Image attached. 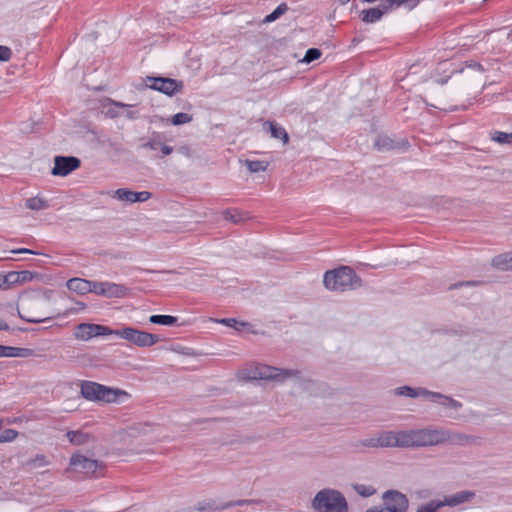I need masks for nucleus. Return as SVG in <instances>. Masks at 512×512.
I'll return each instance as SVG.
<instances>
[{"mask_svg":"<svg viewBox=\"0 0 512 512\" xmlns=\"http://www.w3.org/2000/svg\"><path fill=\"white\" fill-rule=\"evenodd\" d=\"M323 283L330 291L346 292L360 288L362 286V279L351 267L340 266L325 272Z\"/></svg>","mask_w":512,"mask_h":512,"instance_id":"nucleus-1","label":"nucleus"},{"mask_svg":"<svg viewBox=\"0 0 512 512\" xmlns=\"http://www.w3.org/2000/svg\"><path fill=\"white\" fill-rule=\"evenodd\" d=\"M311 507L315 512H349L345 496L333 488L318 491L311 501Z\"/></svg>","mask_w":512,"mask_h":512,"instance_id":"nucleus-2","label":"nucleus"},{"mask_svg":"<svg viewBox=\"0 0 512 512\" xmlns=\"http://www.w3.org/2000/svg\"><path fill=\"white\" fill-rule=\"evenodd\" d=\"M81 395L88 401L115 403L121 396L128 397L129 394L119 388H112L97 382L83 380L80 383Z\"/></svg>","mask_w":512,"mask_h":512,"instance_id":"nucleus-3","label":"nucleus"},{"mask_svg":"<svg viewBox=\"0 0 512 512\" xmlns=\"http://www.w3.org/2000/svg\"><path fill=\"white\" fill-rule=\"evenodd\" d=\"M438 429L423 428L402 430V448H415L438 445Z\"/></svg>","mask_w":512,"mask_h":512,"instance_id":"nucleus-4","label":"nucleus"},{"mask_svg":"<svg viewBox=\"0 0 512 512\" xmlns=\"http://www.w3.org/2000/svg\"><path fill=\"white\" fill-rule=\"evenodd\" d=\"M394 394L397 396H406V397H410V398H417L420 396L426 397V398H429L432 402H438L441 405H443L445 407H449L454 410H457L462 407V404L459 401H457L449 396L443 395L438 392H433V391H430V390H428L426 388H422V387L413 388V387L405 385V386L396 388L394 390Z\"/></svg>","mask_w":512,"mask_h":512,"instance_id":"nucleus-5","label":"nucleus"},{"mask_svg":"<svg viewBox=\"0 0 512 512\" xmlns=\"http://www.w3.org/2000/svg\"><path fill=\"white\" fill-rule=\"evenodd\" d=\"M114 335H117L138 347H150L161 340L157 334H152L132 327H124L114 330Z\"/></svg>","mask_w":512,"mask_h":512,"instance_id":"nucleus-6","label":"nucleus"},{"mask_svg":"<svg viewBox=\"0 0 512 512\" xmlns=\"http://www.w3.org/2000/svg\"><path fill=\"white\" fill-rule=\"evenodd\" d=\"M300 375L299 370L295 369H282L272 366L261 365L255 368L253 371V379L262 380H274L282 382L290 377H298Z\"/></svg>","mask_w":512,"mask_h":512,"instance_id":"nucleus-7","label":"nucleus"},{"mask_svg":"<svg viewBox=\"0 0 512 512\" xmlns=\"http://www.w3.org/2000/svg\"><path fill=\"white\" fill-rule=\"evenodd\" d=\"M147 87L159 91L167 96H173L183 89V82L168 77L147 76L145 79Z\"/></svg>","mask_w":512,"mask_h":512,"instance_id":"nucleus-8","label":"nucleus"},{"mask_svg":"<svg viewBox=\"0 0 512 512\" xmlns=\"http://www.w3.org/2000/svg\"><path fill=\"white\" fill-rule=\"evenodd\" d=\"M384 512H407L409 500L398 490H387L382 495Z\"/></svg>","mask_w":512,"mask_h":512,"instance_id":"nucleus-9","label":"nucleus"},{"mask_svg":"<svg viewBox=\"0 0 512 512\" xmlns=\"http://www.w3.org/2000/svg\"><path fill=\"white\" fill-rule=\"evenodd\" d=\"M69 464L75 471L85 476H94L99 469L103 468L102 462L90 459L79 453H75L71 456Z\"/></svg>","mask_w":512,"mask_h":512,"instance_id":"nucleus-10","label":"nucleus"},{"mask_svg":"<svg viewBox=\"0 0 512 512\" xmlns=\"http://www.w3.org/2000/svg\"><path fill=\"white\" fill-rule=\"evenodd\" d=\"M439 444H443L445 442L450 443L451 445L457 446H469L476 445L480 443V438L473 435H468L460 432H451L449 430L438 429Z\"/></svg>","mask_w":512,"mask_h":512,"instance_id":"nucleus-11","label":"nucleus"},{"mask_svg":"<svg viewBox=\"0 0 512 512\" xmlns=\"http://www.w3.org/2000/svg\"><path fill=\"white\" fill-rule=\"evenodd\" d=\"M114 334L107 326L100 324L81 323L75 328L74 337L78 340L87 341L93 337Z\"/></svg>","mask_w":512,"mask_h":512,"instance_id":"nucleus-12","label":"nucleus"},{"mask_svg":"<svg viewBox=\"0 0 512 512\" xmlns=\"http://www.w3.org/2000/svg\"><path fill=\"white\" fill-rule=\"evenodd\" d=\"M128 291L129 289L122 284L94 281L92 293L108 298H122Z\"/></svg>","mask_w":512,"mask_h":512,"instance_id":"nucleus-13","label":"nucleus"},{"mask_svg":"<svg viewBox=\"0 0 512 512\" xmlns=\"http://www.w3.org/2000/svg\"><path fill=\"white\" fill-rule=\"evenodd\" d=\"M81 165L79 158L74 156H56L54 167L51 171L54 176H67Z\"/></svg>","mask_w":512,"mask_h":512,"instance_id":"nucleus-14","label":"nucleus"},{"mask_svg":"<svg viewBox=\"0 0 512 512\" xmlns=\"http://www.w3.org/2000/svg\"><path fill=\"white\" fill-rule=\"evenodd\" d=\"M475 497L474 491L462 490L455 494L445 496L443 500H438L441 508L444 506L456 507L461 504L470 502Z\"/></svg>","mask_w":512,"mask_h":512,"instance_id":"nucleus-15","label":"nucleus"},{"mask_svg":"<svg viewBox=\"0 0 512 512\" xmlns=\"http://www.w3.org/2000/svg\"><path fill=\"white\" fill-rule=\"evenodd\" d=\"M114 196L121 201L136 203L149 200L152 197V194L148 191L135 192L127 188H119L115 191Z\"/></svg>","mask_w":512,"mask_h":512,"instance_id":"nucleus-16","label":"nucleus"},{"mask_svg":"<svg viewBox=\"0 0 512 512\" xmlns=\"http://www.w3.org/2000/svg\"><path fill=\"white\" fill-rule=\"evenodd\" d=\"M402 430L401 431H383L379 434L380 447H401L402 448Z\"/></svg>","mask_w":512,"mask_h":512,"instance_id":"nucleus-17","label":"nucleus"},{"mask_svg":"<svg viewBox=\"0 0 512 512\" xmlns=\"http://www.w3.org/2000/svg\"><path fill=\"white\" fill-rule=\"evenodd\" d=\"M35 355L33 349L0 345V357L27 358Z\"/></svg>","mask_w":512,"mask_h":512,"instance_id":"nucleus-18","label":"nucleus"},{"mask_svg":"<svg viewBox=\"0 0 512 512\" xmlns=\"http://www.w3.org/2000/svg\"><path fill=\"white\" fill-rule=\"evenodd\" d=\"M94 281L85 280L81 278H72L68 280L67 287L71 291L80 294L92 293Z\"/></svg>","mask_w":512,"mask_h":512,"instance_id":"nucleus-19","label":"nucleus"},{"mask_svg":"<svg viewBox=\"0 0 512 512\" xmlns=\"http://www.w3.org/2000/svg\"><path fill=\"white\" fill-rule=\"evenodd\" d=\"M491 264L500 271L512 270V251L495 256Z\"/></svg>","mask_w":512,"mask_h":512,"instance_id":"nucleus-20","label":"nucleus"},{"mask_svg":"<svg viewBox=\"0 0 512 512\" xmlns=\"http://www.w3.org/2000/svg\"><path fill=\"white\" fill-rule=\"evenodd\" d=\"M264 125L269 126V130H270L271 136L273 138L282 140L283 144L288 143V141H289L288 133L282 126H279L276 123L271 122V121H267Z\"/></svg>","mask_w":512,"mask_h":512,"instance_id":"nucleus-21","label":"nucleus"},{"mask_svg":"<svg viewBox=\"0 0 512 512\" xmlns=\"http://www.w3.org/2000/svg\"><path fill=\"white\" fill-rule=\"evenodd\" d=\"M66 437L73 445H83L88 442L90 435L80 430H71L66 433Z\"/></svg>","mask_w":512,"mask_h":512,"instance_id":"nucleus-22","label":"nucleus"},{"mask_svg":"<svg viewBox=\"0 0 512 512\" xmlns=\"http://www.w3.org/2000/svg\"><path fill=\"white\" fill-rule=\"evenodd\" d=\"M149 321L153 324L173 326L177 323L178 318L171 315H152Z\"/></svg>","mask_w":512,"mask_h":512,"instance_id":"nucleus-23","label":"nucleus"},{"mask_svg":"<svg viewBox=\"0 0 512 512\" xmlns=\"http://www.w3.org/2000/svg\"><path fill=\"white\" fill-rule=\"evenodd\" d=\"M26 207L30 210L40 211L45 210L49 207V204L46 200L39 197H31L26 200Z\"/></svg>","mask_w":512,"mask_h":512,"instance_id":"nucleus-24","label":"nucleus"},{"mask_svg":"<svg viewBox=\"0 0 512 512\" xmlns=\"http://www.w3.org/2000/svg\"><path fill=\"white\" fill-rule=\"evenodd\" d=\"M223 216L226 220L231 221L234 224H239L246 219L244 213L237 209H226L223 212Z\"/></svg>","mask_w":512,"mask_h":512,"instance_id":"nucleus-25","label":"nucleus"},{"mask_svg":"<svg viewBox=\"0 0 512 512\" xmlns=\"http://www.w3.org/2000/svg\"><path fill=\"white\" fill-rule=\"evenodd\" d=\"M374 146L378 150H392L397 147L395 142L388 136H378L374 143Z\"/></svg>","mask_w":512,"mask_h":512,"instance_id":"nucleus-26","label":"nucleus"},{"mask_svg":"<svg viewBox=\"0 0 512 512\" xmlns=\"http://www.w3.org/2000/svg\"><path fill=\"white\" fill-rule=\"evenodd\" d=\"M109 103L112 105V107L108 108L106 111V115L110 118H117L120 116V112L118 108H128L132 107V105L125 104L119 101H115L112 99H108Z\"/></svg>","mask_w":512,"mask_h":512,"instance_id":"nucleus-27","label":"nucleus"},{"mask_svg":"<svg viewBox=\"0 0 512 512\" xmlns=\"http://www.w3.org/2000/svg\"><path fill=\"white\" fill-rule=\"evenodd\" d=\"M288 11V6L286 3H281L280 5L277 6V8L271 12L270 14H268L263 22L264 23H271V22H274L275 20H277L280 16H282L283 14H285L286 12Z\"/></svg>","mask_w":512,"mask_h":512,"instance_id":"nucleus-28","label":"nucleus"},{"mask_svg":"<svg viewBox=\"0 0 512 512\" xmlns=\"http://www.w3.org/2000/svg\"><path fill=\"white\" fill-rule=\"evenodd\" d=\"M245 163L251 173L263 172L268 167V162L261 160H246Z\"/></svg>","mask_w":512,"mask_h":512,"instance_id":"nucleus-29","label":"nucleus"},{"mask_svg":"<svg viewBox=\"0 0 512 512\" xmlns=\"http://www.w3.org/2000/svg\"><path fill=\"white\" fill-rule=\"evenodd\" d=\"M217 323H220V324H223L225 326H228V327H231V328H234L236 329L237 331H241L242 328L246 327L247 325H249L248 323L246 322H240V321H237L235 318H222V319H217L216 320Z\"/></svg>","mask_w":512,"mask_h":512,"instance_id":"nucleus-30","label":"nucleus"},{"mask_svg":"<svg viewBox=\"0 0 512 512\" xmlns=\"http://www.w3.org/2000/svg\"><path fill=\"white\" fill-rule=\"evenodd\" d=\"M492 140L499 144H511L512 143V131L510 133L495 131L492 134Z\"/></svg>","mask_w":512,"mask_h":512,"instance_id":"nucleus-31","label":"nucleus"},{"mask_svg":"<svg viewBox=\"0 0 512 512\" xmlns=\"http://www.w3.org/2000/svg\"><path fill=\"white\" fill-rule=\"evenodd\" d=\"M353 489L362 497H370L376 493V489L370 485L354 484Z\"/></svg>","mask_w":512,"mask_h":512,"instance_id":"nucleus-32","label":"nucleus"},{"mask_svg":"<svg viewBox=\"0 0 512 512\" xmlns=\"http://www.w3.org/2000/svg\"><path fill=\"white\" fill-rule=\"evenodd\" d=\"M49 464V461L47 460L46 456L43 454H37L35 457L29 459L26 462V465L32 468L37 467H44Z\"/></svg>","mask_w":512,"mask_h":512,"instance_id":"nucleus-33","label":"nucleus"},{"mask_svg":"<svg viewBox=\"0 0 512 512\" xmlns=\"http://www.w3.org/2000/svg\"><path fill=\"white\" fill-rule=\"evenodd\" d=\"M192 119H193L192 115H190L188 113L180 112V113L175 114L172 117L171 122L173 125L178 126V125H183V124L189 123L192 121Z\"/></svg>","mask_w":512,"mask_h":512,"instance_id":"nucleus-34","label":"nucleus"},{"mask_svg":"<svg viewBox=\"0 0 512 512\" xmlns=\"http://www.w3.org/2000/svg\"><path fill=\"white\" fill-rule=\"evenodd\" d=\"M322 55V52L320 49L318 48H309L307 51H306V54L303 58V62H306V63H311L312 61L314 60H317L321 57Z\"/></svg>","mask_w":512,"mask_h":512,"instance_id":"nucleus-35","label":"nucleus"},{"mask_svg":"<svg viewBox=\"0 0 512 512\" xmlns=\"http://www.w3.org/2000/svg\"><path fill=\"white\" fill-rule=\"evenodd\" d=\"M160 146V135L158 133H154L152 138L146 143L142 144V148L156 150Z\"/></svg>","mask_w":512,"mask_h":512,"instance_id":"nucleus-36","label":"nucleus"},{"mask_svg":"<svg viewBox=\"0 0 512 512\" xmlns=\"http://www.w3.org/2000/svg\"><path fill=\"white\" fill-rule=\"evenodd\" d=\"M441 508L438 500H432L427 504L422 505L417 512H437Z\"/></svg>","mask_w":512,"mask_h":512,"instance_id":"nucleus-37","label":"nucleus"},{"mask_svg":"<svg viewBox=\"0 0 512 512\" xmlns=\"http://www.w3.org/2000/svg\"><path fill=\"white\" fill-rule=\"evenodd\" d=\"M18 436V432L14 429H5L0 434V443L11 442Z\"/></svg>","mask_w":512,"mask_h":512,"instance_id":"nucleus-38","label":"nucleus"},{"mask_svg":"<svg viewBox=\"0 0 512 512\" xmlns=\"http://www.w3.org/2000/svg\"><path fill=\"white\" fill-rule=\"evenodd\" d=\"M4 281L6 283V288L11 285L20 283L19 275H18L17 271H11V272L7 273L6 275H4Z\"/></svg>","mask_w":512,"mask_h":512,"instance_id":"nucleus-39","label":"nucleus"},{"mask_svg":"<svg viewBox=\"0 0 512 512\" xmlns=\"http://www.w3.org/2000/svg\"><path fill=\"white\" fill-rule=\"evenodd\" d=\"M360 445L363 447H369V448H378L379 445V437H372L363 439L360 441Z\"/></svg>","mask_w":512,"mask_h":512,"instance_id":"nucleus-40","label":"nucleus"},{"mask_svg":"<svg viewBox=\"0 0 512 512\" xmlns=\"http://www.w3.org/2000/svg\"><path fill=\"white\" fill-rule=\"evenodd\" d=\"M12 57V50L7 46L0 45V61L7 62Z\"/></svg>","mask_w":512,"mask_h":512,"instance_id":"nucleus-41","label":"nucleus"},{"mask_svg":"<svg viewBox=\"0 0 512 512\" xmlns=\"http://www.w3.org/2000/svg\"><path fill=\"white\" fill-rule=\"evenodd\" d=\"M18 316L28 323H44V322H48L52 319V317H44V318L26 317V316L22 315L20 311H18Z\"/></svg>","mask_w":512,"mask_h":512,"instance_id":"nucleus-42","label":"nucleus"},{"mask_svg":"<svg viewBox=\"0 0 512 512\" xmlns=\"http://www.w3.org/2000/svg\"><path fill=\"white\" fill-rule=\"evenodd\" d=\"M252 502H253L252 500H246V499L235 500V501H230V502L225 503L221 508L227 509V508H231V507H235V506H245V505L251 504Z\"/></svg>","mask_w":512,"mask_h":512,"instance_id":"nucleus-43","label":"nucleus"},{"mask_svg":"<svg viewBox=\"0 0 512 512\" xmlns=\"http://www.w3.org/2000/svg\"><path fill=\"white\" fill-rule=\"evenodd\" d=\"M440 331L444 334L456 335V336H462L463 334H465V331L461 326L453 327L450 329H442Z\"/></svg>","mask_w":512,"mask_h":512,"instance_id":"nucleus-44","label":"nucleus"},{"mask_svg":"<svg viewBox=\"0 0 512 512\" xmlns=\"http://www.w3.org/2000/svg\"><path fill=\"white\" fill-rule=\"evenodd\" d=\"M17 273L19 275L20 283L31 281L33 279V277H34L33 273L31 271H28V270L17 271Z\"/></svg>","mask_w":512,"mask_h":512,"instance_id":"nucleus-45","label":"nucleus"},{"mask_svg":"<svg viewBox=\"0 0 512 512\" xmlns=\"http://www.w3.org/2000/svg\"><path fill=\"white\" fill-rule=\"evenodd\" d=\"M466 66L468 68H471V69H474V70H477V71H480V72H484L485 71L484 67L480 63H478L476 61H473V60L467 61L466 62Z\"/></svg>","mask_w":512,"mask_h":512,"instance_id":"nucleus-46","label":"nucleus"},{"mask_svg":"<svg viewBox=\"0 0 512 512\" xmlns=\"http://www.w3.org/2000/svg\"><path fill=\"white\" fill-rule=\"evenodd\" d=\"M99 143L102 146H106V147H110V148H115V149L117 148L116 144L110 138L100 139Z\"/></svg>","mask_w":512,"mask_h":512,"instance_id":"nucleus-47","label":"nucleus"},{"mask_svg":"<svg viewBox=\"0 0 512 512\" xmlns=\"http://www.w3.org/2000/svg\"><path fill=\"white\" fill-rule=\"evenodd\" d=\"M14 254H39L38 252H35L28 248H19L11 251Z\"/></svg>","mask_w":512,"mask_h":512,"instance_id":"nucleus-48","label":"nucleus"},{"mask_svg":"<svg viewBox=\"0 0 512 512\" xmlns=\"http://www.w3.org/2000/svg\"><path fill=\"white\" fill-rule=\"evenodd\" d=\"M159 148L161 149V151L164 155H170L173 152V147L165 145V144L160 143Z\"/></svg>","mask_w":512,"mask_h":512,"instance_id":"nucleus-49","label":"nucleus"},{"mask_svg":"<svg viewBox=\"0 0 512 512\" xmlns=\"http://www.w3.org/2000/svg\"><path fill=\"white\" fill-rule=\"evenodd\" d=\"M9 329V325L4 320L0 319V331H8Z\"/></svg>","mask_w":512,"mask_h":512,"instance_id":"nucleus-50","label":"nucleus"},{"mask_svg":"<svg viewBox=\"0 0 512 512\" xmlns=\"http://www.w3.org/2000/svg\"><path fill=\"white\" fill-rule=\"evenodd\" d=\"M126 117H127L128 119L134 120V119H136V118L138 117V116H137V112L129 110V111H127V113H126Z\"/></svg>","mask_w":512,"mask_h":512,"instance_id":"nucleus-51","label":"nucleus"},{"mask_svg":"<svg viewBox=\"0 0 512 512\" xmlns=\"http://www.w3.org/2000/svg\"><path fill=\"white\" fill-rule=\"evenodd\" d=\"M365 512H384V510H383V508L372 507V508L366 510Z\"/></svg>","mask_w":512,"mask_h":512,"instance_id":"nucleus-52","label":"nucleus"},{"mask_svg":"<svg viewBox=\"0 0 512 512\" xmlns=\"http://www.w3.org/2000/svg\"><path fill=\"white\" fill-rule=\"evenodd\" d=\"M6 283L4 281V275H0V289H5Z\"/></svg>","mask_w":512,"mask_h":512,"instance_id":"nucleus-53","label":"nucleus"},{"mask_svg":"<svg viewBox=\"0 0 512 512\" xmlns=\"http://www.w3.org/2000/svg\"><path fill=\"white\" fill-rule=\"evenodd\" d=\"M342 5L347 4L350 0H339Z\"/></svg>","mask_w":512,"mask_h":512,"instance_id":"nucleus-54","label":"nucleus"},{"mask_svg":"<svg viewBox=\"0 0 512 512\" xmlns=\"http://www.w3.org/2000/svg\"><path fill=\"white\" fill-rule=\"evenodd\" d=\"M18 330L22 331V332L27 331V329H25V328H18Z\"/></svg>","mask_w":512,"mask_h":512,"instance_id":"nucleus-55","label":"nucleus"},{"mask_svg":"<svg viewBox=\"0 0 512 512\" xmlns=\"http://www.w3.org/2000/svg\"><path fill=\"white\" fill-rule=\"evenodd\" d=\"M3 421L0 419V429L2 428Z\"/></svg>","mask_w":512,"mask_h":512,"instance_id":"nucleus-56","label":"nucleus"},{"mask_svg":"<svg viewBox=\"0 0 512 512\" xmlns=\"http://www.w3.org/2000/svg\"><path fill=\"white\" fill-rule=\"evenodd\" d=\"M466 284L467 285H472V284H474V282H467Z\"/></svg>","mask_w":512,"mask_h":512,"instance_id":"nucleus-57","label":"nucleus"}]
</instances>
